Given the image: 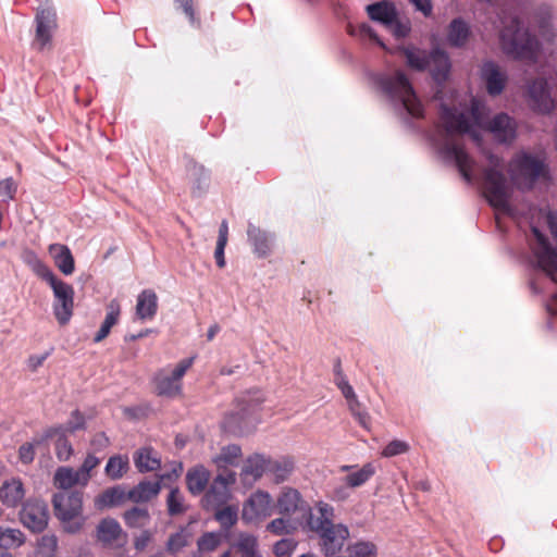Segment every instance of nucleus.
Instances as JSON below:
<instances>
[{
  "label": "nucleus",
  "mask_w": 557,
  "mask_h": 557,
  "mask_svg": "<svg viewBox=\"0 0 557 557\" xmlns=\"http://www.w3.org/2000/svg\"><path fill=\"white\" fill-rule=\"evenodd\" d=\"M349 557H377V546L371 541H357L348 546Z\"/></svg>",
  "instance_id": "obj_43"
},
{
  "label": "nucleus",
  "mask_w": 557,
  "mask_h": 557,
  "mask_svg": "<svg viewBox=\"0 0 557 557\" xmlns=\"http://www.w3.org/2000/svg\"><path fill=\"white\" fill-rule=\"evenodd\" d=\"M161 491L160 480L140 481L132 490L127 492V499L133 503H145L156 497Z\"/></svg>",
  "instance_id": "obj_24"
},
{
  "label": "nucleus",
  "mask_w": 557,
  "mask_h": 557,
  "mask_svg": "<svg viewBox=\"0 0 557 557\" xmlns=\"http://www.w3.org/2000/svg\"><path fill=\"white\" fill-rule=\"evenodd\" d=\"M348 33L352 36H359L361 38H370L371 40L377 42L380 46H384L383 42L379 39L376 33L372 29V27L366 23L354 27L352 25H348Z\"/></svg>",
  "instance_id": "obj_52"
},
{
  "label": "nucleus",
  "mask_w": 557,
  "mask_h": 557,
  "mask_svg": "<svg viewBox=\"0 0 557 557\" xmlns=\"http://www.w3.org/2000/svg\"><path fill=\"white\" fill-rule=\"evenodd\" d=\"M374 474L375 467L371 462H368L361 468L357 467L355 471L348 473L344 479V483L347 484V486L350 488L360 487L366 484Z\"/></svg>",
  "instance_id": "obj_37"
},
{
  "label": "nucleus",
  "mask_w": 557,
  "mask_h": 557,
  "mask_svg": "<svg viewBox=\"0 0 557 557\" xmlns=\"http://www.w3.org/2000/svg\"><path fill=\"white\" fill-rule=\"evenodd\" d=\"M90 445L94 448V450L101 451L104 450L110 445V440L104 432H99L94 435Z\"/></svg>",
  "instance_id": "obj_58"
},
{
  "label": "nucleus",
  "mask_w": 557,
  "mask_h": 557,
  "mask_svg": "<svg viewBox=\"0 0 557 557\" xmlns=\"http://www.w3.org/2000/svg\"><path fill=\"white\" fill-rule=\"evenodd\" d=\"M151 532L148 531V530H144L136 539H135V542H134V546L137 550H144L147 545L149 544V542L151 541Z\"/></svg>",
  "instance_id": "obj_61"
},
{
  "label": "nucleus",
  "mask_w": 557,
  "mask_h": 557,
  "mask_svg": "<svg viewBox=\"0 0 557 557\" xmlns=\"http://www.w3.org/2000/svg\"><path fill=\"white\" fill-rule=\"evenodd\" d=\"M106 317L100 325V329L94 337L95 343L102 342L111 332V329L116 325L121 317V304L117 299H111L106 307Z\"/></svg>",
  "instance_id": "obj_23"
},
{
  "label": "nucleus",
  "mask_w": 557,
  "mask_h": 557,
  "mask_svg": "<svg viewBox=\"0 0 557 557\" xmlns=\"http://www.w3.org/2000/svg\"><path fill=\"white\" fill-rule=\"evenodd\" d=\"M62 425L65 426V432L67 433H74L78 430H84L86 426L85 417L79 410L76 409L72 411L69 421Z\"/></svg>",
  "instance_id": "obj_54"
},
{
  "label": "nucleus",
  "mask_w": 557,
  "mask_h": 557,
  "mask_svg": "<svg viewBox=\"0 0 557 557\" xmlns=\"http://www.w3.org/2000/svg\"><path fill=\"white\" fill-rule=\"evenodd\" d=\"M295 469V461L292 457L269 459L268 473L273 476L275 483L286 481Z\"/></svg>",
  "instance_id": "obj_34"
},
{
  "label": "nucleus",
  "mask_w": 557,
  "mask_h": 557,
  "mask_svg": "<svg viewBox=\"0 0 557 557\" xmlns=\"http://www.w3.org/2000/svg\"><path fill=\"white\" fill-rule=\"evenodd\" d=\"M297 547L294 539H282L273 546V553L276 557H290Z\"/></svg>",
  "instance_id": "obj_51"
},
{
  "label": "nucleus",
  "mask_w": 557,
  "mask_h": 557,
  "mask_svg": "<svg viewBox=\"0 0 557 557\" xmlns=\"http://www.w3.org/2000/svg\"><path fill=\"white\" fill-rule=\"evenodd\" d=\"M228 498L230 491L225 487L223 474H218L202 497V507L206 510L218 509L224 506Z\"/></svg>",
  "instance_id": "obj_20"
},
{
  "label": "nucleus",
  "mask_w": 557,
  "mask_h": 557,
  "mask_svg": "<svg viewBox=\"0 0 557 557\" xmlns=\"http://www.w3.org/2000/svg\"><path fill=\"white\" fill-rule=\"evenodd\" d=\"M278 513L282 516H292L296 512L302 515L314 513L310 506L301 497V494L292 487H284L276 499Z\"/></svg>",
  "instance_id": "obj_15"
},
{
  "label": "nucleus",
  "mask_w": 557,
  "mask_h": 557,
  "mask_svg": "<svg viewBox=\"0 0 557 557\" xmlns=\"http://www.w3.org/2000/svg\"><path fill=\"white\" fill-rule=\"evenodd\" d=\"M214 510V518L224 530L232 528L238 520V511L234 506H224Z\"/></svg>",
  "instance_id": "obj_44"
},
{
  "label": "nucleus",
  "mask_w": 557,
  "mask_h": 557,
  "mask_svg": "<svg viewBox=\"0 0 557 557\" xmlns=\"http://www.w3.org/2000/svg\"><path fill=\"white\" fill-rule=\"evenodd\" d=\"M409 450V444L405 441L394 440L389 442L383 449L382 456L384 457H395L398 455H403Z\"/></svg>",
  "instance_id": "obj_53"
},
{
  "label": "nucleus",
  "mask_w": 557,
  "mask_h": 557,
  "mask_svg": "<svg viewBox=\"0 0 557 557\" xmlns=\"http://www.w3.org/2000/svg\"><path fill=\"white\" fill-rule=\"evenodd\" d=\"M194 358L181 360L172 371L159 370L153 376L156 393L159 396L174 398L182 394V379L193 366Z\"/></svg>",
  "instance_id": "obj_10"
},
{
  "label": "nucleus",
  "mask_w": 557,
  "mask_h": 557,
  "mask_svg": "<svg viewBox=\"0 0 557 557\" xmlns=\"http://www.w3.org/2000/svg\"><path fill=\"white\" fill-rule=\"evenodd\" d=\"M552 235L557 240V213L549 211L546 216Z\"/></svg>",
  "instance_id": "obj_64"
},
{
  "label": "nucleus",
  "mask_w": 557,
  "mask_h": 557,
  "mask_svg": "<svg viewBox=\"0 0 557 557\" xmlns=\"http://www.w3.org/2000/svg\"><path fill=\"white\" fill-rule=\"evenodd\" d=\"M25 496L24 484L20 479L12 478L0 487V502L7 508H16Z\"/></svg>",
  "instance_id": "obj_21"
},
{
  "label": "nucleus",
  "mask_w": 557,
  "mask_h": 557,
  "mask_svg": "<svg viewBox=\"0 0 557 557\" xmlns=\"http://www.w3.org/2000/svg\"><path fill=\"white\" fill-rule=\"evenodd\" d=\"M187 177L193 184L191 186V193L194 196H200L209 184V174L206 171V169L201 165L196 163L195 161L190 160L188 161L187 165Z\"/></svg>",
  "instance_id": "obj_30"
},
{
  "label": "nucleus",
  "mask_w": 557,
  "mask_h": 557,
  "mask_svg": "<svg viewBox=\"0 0 557 557\" xmlns=\"http://www.w3.org/2000/svg\"><path fill=\"white\" fill-rule=\"evenodd\" d=\"M370 18L382 23L397 39L410 33V22L399 18L394 2H373L367 7Z\"/></svg>",
  "instance_id": "obj_9"
},
{
  "label": "nucleus",
  "mask_w": 557,
  "mask_h": 557,
  "mask_svg": "<svg viewBox=\"0 0 557 557\" xmlns=\"http://www.w3.org/2000/svg\"><path fill=\"white\" fill-rule=\"evenodd\" d=\"M166 506L168 512L172 517L182 515L187 510L184 503V496L178 487L171 488L166 497Z\"/></svg>",
  "instance_id": "obj_42"
},
{
  "label": "nucleus",
  "mask_w": 557,
  "mask_h": 557,
  "mask_svg": "<svg viewBox=\"0 0 557 557\" xmlns=\"http://www.w3.org/2000/svg\"><path fill=\"white\" fill-rule=\"evenodd\" d=\"M66 434L67 432H65V426H51L45 430L42 436L36 441V444H44L45 442L57 437L55 455L60 461H66L73 454V447L69 442Z\"/></svg>",
  "instance_id": "obj_19"
},
{
  "label": "nucleus",
  "mask_w": 557,
  "mask_h": 557,
  "mask_svg": "<svg viewBox=\"0 0 557 557\" xmlns=\"http://www.w3.org/2000/svg\"><path fill=\"white\" fill-rule=\"evenodd\" d=\"M532 234L534 242L531 243V249L537 268L557 283V249L550 246L548 238L537 227H532Z\"/></svg>",
  "instance_id": "obj_11"
},
{
  "label": "nucleus",
  "mask_w": 557,
  "mask_h": 557,
  "mask_svg": "<svg viewBox=\"0 0 557 557\" xmlns=\"http://www.w3.org/2000/svg\"><path fill=\"white\" fill-rule=\"evenodd\" d=\"M55 267L64 274L71 275L75 270L74 257L66 245L51 244L48 247Z\"/></svg>",
  "instance_id": "obj_22"
},
{
  "label": "nucleus",
  "mask_w": 557,
  "mask_h": 557,
  "mask_svg": "<svg viewBox=\"0 0 557 557\" xmlns=\"http://www.w3.org/2000/svg\"><path fill=\"white\" fill-rule=\"evenodd\" d=\"M428 67L431 69L432 75L436 82L442 83L446 81L450 71L448 54L441 49H434L429 55Z\"/></svg>",
  "instance_id": "obj_27"
},
{
  "label": "nucleus",
  "mask_w": 557,
  "mask_h": 557,
  "mask_svg": "<svg viewBox=\"0 0 557 557\" xmlns=\"http://www.w3.org/2000/svg\"><path fill=\"white\" fill-rule=\"evenodd\" d=\"M242 457V448L236 444H230L221 448L218 456L213 458V462L218 468L226 466H235Z\"/></svg>",
  "instance_id": "obj_41"
},
{
  "label": "nucleus",
  "mask_w": 557,
  "mask_h": 557,
  "mask_svg": "<svg viewBox=\"0 0 557 557\" xmlns=\"http://www.w3.org/2000/svg\"><path fill=\"white\" fill-rule=\"evenodd\" d=\"M123 519L128 528H144L150 521V513L147 508L133 507L123 513Z\"/></svg>",
  "instance_id": "obj_40"
},
{
  "label": "nucleus",
  "mask_w": 557,
  "mask_h": 557,
  "mask_svg": "<svg viewBox=\"0 0 557 557\" xmlns=\"http://www.w3.org/2000/svg\"><path fill=\"white\" fill-rule=\"evenodd\" d=\"M274 507L272 496L268 492L259 490L244 503L242 518L246 522H258L270 517Z\"/></svg>",
  "instance_id": "obj_14"
},
{
  "label": "nucleus",
  "mask_w": 557,
  "mask_h": 557,
  "mask_svg": "<svg viewBox=\"0 0 557 557\" xmlns=\"http://www.w3.org/2000/svg\"><path fill=\"white\" fill-rule=\"evenodd\" d=\"M186 545L185 536L181 533L172 534L166 543V548L170 553H176Z\"/></svg>",
  "instance_id": "obj_57"
},
{
  "label": "nucleus",
  "mask_w": 557,
  "mask_h": 557,
  "mask_svg": "<svg viewBox=\"0 0 557 557\" xmlns=\"http://www.w3.org/2000/svg\"><path fill=\"white\" fill-rule=\"evenodd\" d=\"M55 517L64 524L67 533L78 532L85 522L82 518L83 493L79 491H61L52 498Z\"/></svg>",
  "instance_id": "obj_7"
},
{
  "label": "nucleus",
  "mask_w": 557,
  "mask_h": 557,
  "mask_svg": "<svg viewBox=\"0 0 557 557\" xmlns=\"http://www.w3.org/2000/svg\"><path fill=\"white\" fill-rule=\"evenodd\" d=\"M134 463L139 472L145 473L159 470L161 459L152 448L144 447L134 454Z\"/></svg>",
  "instance_id": "obj_31"
},
{
  "label": "nucleus",
  "mask_w": 557,
  "mask_h": 557,
  "mask_svg": "<svg viewBox=\"0 0 557 557\" xmlns=\"http://www.w3.org/2000/svg\"><path fill=\"white\" fill-rule=\"evenodd\" d=\"M124 535L120 523L113 518L102 519L97 527V539L104 545H111Z\"/></svg>",
  "instance_id": "obj_33"
},
{
  "label": "nucleus",
  "mask_w": 557,
  "mask_h": 557,
  "mask_svg": "<svg viewBox=\"0 0 557 557\" xmlns=\"http://www.w3.org/2000/svg\"><path fill=\"white\" fill-rule=\"evenodd\" d=\"M210 472L203 466H196L186 473V484L193 495H200L207 487Z\"/></svg>",
  "instance_id": "obj_32"
},
{
  "label": "nucleus",
  "mask_w": 557,
  "mask_h": 557,
  "mask_svg": "<svg viewBox=\"0 0 557 557\" xmlns=\"http://www.w3.org/2000/svg\"><path fill=\"white\" fill-rule=\"evenodd\" d=\"M54 486L62 491H71L74 485H82L81 474L77 470L70 467H60L53 476Z\"/></svg>",
  "instance_id": "obj_36"
},
{
  "label": "nucleus",
  "mask_w": 557,
  "mask_h": 557,
  "mask_svg": "<svg viewBox=\"0 0 557 557\" xmlns=\"http://www.w3.org/2000/svg\"><path fill=\"white\" fill-rule=\"evenodd\" d=\"M39 546L41 549H48L49 555H52L58 546L57 537L54 535H45L41 537Z\"/></svg>",
  "instance_id": "obj_60"
},
{
  "label": "nucleus",
  "mask_w": 557,
  "mask_h": 557,
  "mask_svg": "<svg viewBox=\"0 0 557 557\" xmlns=\"http://www.w3.org/2000/svg\"><path fill=\"white\" fill-rule=\"evenodd\" d=\"M441 121L445 132V140L441 148L443 156L455 162L462 178L467 183L473 180V159L466 152L463 146L455 140V134H469L474 140H479V134L474 128L480 125L479 108L473 101L470 112L459 111L455 107L441 106Z\"/></svg>",
  "instance_id": "obj_1"
},
{
  "label": "nucleus",
  "mask_w": 557,
  "mask_h": 557,
  "mask_svg": "<svg viewBox=\"0 0 557 557\" xmlns=\"http://www.w3.org/2000/svg\"><path fill=\"white\" fill-rule=\"evenodd\" d=\"M487 129L502 144H509L516 138L517 125L507 113L496 114L487 124Z\"/></svg>",
  "instance_id": "obj_17"
},
{
  "label": "nucleus",
  "mask_w": 557,
  "mask_h": 557,
  "mask_svg": "<svg viewBox=\"0 0 557 557\" xmlns=\"http://www.w3.org/2000/svg\"><path fill=\"white\" fill-rule=\"evenodd\" d=\"M530 25L536 26L541 36L550 41L555 37V33L553 30L550 15L548 13H540L533 17V22L529 23Z\"/></svg>",
  "instance_id": "obj_46"
},
{
  "label": "nucleus",
  "mask_w": 557,
  "mask_h": 557,
  "mask_svg": "<svg viewBox=\"0 0 557 557\" xmlns=\"http://www.w3.org/2000/svg\"><path fill=\"white\" fill-rule=\"evenodd\" d=\"M49 355H50L49 352H45L42 355L29 356L26 360L27 369L30 372H36L38 370V368H40L44 364V362L49 357Z\"/></svg>",
  "instance_id": "obj_59"
},
{
  "label": "nucleus",
  "mask_w": 557,
  "mask_h": 557,
  "mask_svg": "<svg viewBox=\"0 0 557 557\" xmlns=\"http://www.w3.org/2000/svg\"><path fill=\"white\" fill-rule=\"evenodd\" d=\"M248 240L253 247V252L258 257H267L271 252L272 247V238L271 236L253 225L252 223L248 224L247 230Z\"/></svg>",
  "instance_id": "obj_28"
},
{
  "label": "nucleus",
  "mask_w": 557,
  "mask_h": 557,
  "mask_svg": "<svg viewBox=\"0 0 557 557\" xmlns=\"http://www.w3.org/2000/svg\"><path fill=\"white\" fill-rule=\"evenodd\" d=\"M158 310V297L152 289H144L137 296L136 315L140 320H152Z\"/></svg>",
  "instance_id": "obj_29"
},
{
  "label": "nucleus",
  "mask_w": 557,
  "mask_h": 557,
  "mask_svg": "<svg viewBox=\"0 0 557 557\" xmlns=\"http://www.w3.org/2000/svg\"><path fill=\"white\" fill-rule=\"evenodd\" d=\"M470 36L469 25L460 17L450 22L447 34V41L451 47L461 48Z\"/></svg>",
  "instance_id": "obj_35"
},
{
  "label": "nucleus",
  "mask_w": 557,
  "mask_h": 557,
  "mask_svg": "<svg viewBox=\"0 0 557 557\" xmlns=\"http://www.w3.org/2000/svg\"><path fill=\"white\" fill-rule=\"evenodd\" d=\"M348 488H350V487L347 486V484H345V483H344V485L335 487L333 490V494H332L333 499H335V500L347 499L349 497Z\"/></svg>",
  "instance_id": "obj_63"
},
{
  "label": "nucleus",
  "mask_w": 557,
  "mask_h": 557,
  "mask_svg": "<svg viewBox=\"0 0 557 557\" xmlns=\"http://www.w3.org/2000/svg\"><path fill=\"white\" fill-rule=\"evenodd\" d=\"M314 509L315 513L307 517V525L319 535L324 554L333 556L344 546L349 536V530L345 524L333 523L334 508L330 504L319 502Z\"/></svg>",
  "instance_id": "obj_2"
},
{
  "label": "nucleus",
  "mask_w": 557,
  "mask_h": 557,
  "mask_svg": "<svg viewBox=\"0 0 557 557\" xmlns=\"http://www.w3.org/2000/svg\"><path fill=\"white\" fill-rule=\"evenodd\" d=\"M221 543V534L208 532L199 537L197 545L200 552H212Z\"/></svg>",
  "instance_id": "obj_50"
},
{
  "label": "nucleus",
  "mask_w": 557,
  "mask_h": 557,
  "mask_svg": "<svg viewBox=\"0 0 557 557\" xmlns=\"http://www.w3.org/2000/svg\"><path fill=\"white\" fill-rule=\"evenodd\" d=\"M27 263L33 272L46 281L53 290V314L60 325L69 323L74 309V288L72 285L58 278L53 271L44 263L35 253H29Z\"/></svg>",
  "instance_id": "obj_3"
},
{
  "label": "nucleus",
  "mask_w": 557,
  "mask_h": 557,
  "mask_svg": "<svg viewBox=\"0 0 557 557\" xmlns=\"http://www.w3.org/2000/svg\"><path fill=\"white\" fill-rule=\"evenodd\" d=\"M17 190V185L12 177L0 181V195L5 197L3 201L14 199Z\"/></svg>",
  "instance_id": "obj_56"
},
{
  "label": "nucleus",
  "mask_w": 557,
  "mask_h": 557,
  "mask_svg": "<svg viewBox=\"0 0 557 557\" xmlns=\"http://www.w3.org/2000/svg\"><path fill=\"white\" fill-rule=\"evenodd\" d=\"M405 55L407 63L417 70H424L428 67L429 64V55H426L422 51H414L412 49H406Z\"/></svg>",
  "instance_id": "obj_48"
},
{
  "label": "nucleus",
  "mask_w": 557,
  "mask_h": 557,
  "mask_svg": "<svg viewBox=\"0 0 557 557\" xmlns=\"http://www.w3.org/2000/svg\"><path fill=\"white\" fill-rule=\"evenodd\" d=\"M548 169L536 156L523 152L512 161L511 180L519 189L530 190L541 177H546Z\"/></svg>",
  "instance_id": "obj_8"
},
{
  "label": "nucleus",
  "mask_w": 557,
  "mask_h": 557,
  "mask_svg": "<svg viewBox=\"0 0 557 557\" xmlns=\"http://www.w3.org/2000/svg\"><path fill=\"white\" fill-rule=\"evenodd\" d=\"M39 438H34L32 443H24L18 448V458L21 462L28 465L32 463L35 459V446H39L40 444H36V441Z\"/></svg>",
  "instance_id": "obj_55"
},
{
  "label": "nucleus",
  "mask_w": 557,
  "mask_h": 557,
  "mask_svg": "<svg viewBox=\"0 0 557 557\" xmlns=\"http://www.w3.org/2000/svg\"><path fill=\"white\" fill-rule=\"evenodd\" d=\"M268 462L269 459L263 455L255 454L249 456L242 469L243 480L250 483L258 481L264 472H268Z\"/></svg>",
  "instance_id": "obj_25"
},
{
  "label": "nucleus",
  "mask_w": 557,
  "mask_h": 557,
  "mask_svg": "<svg viewBox=\"0 0 557 557\" xmlns=\"http://www.w3.org/2000/svg\"><path fill=\"white\" fill-rule=\"evenodd\" d=\"M503 51L515 59L535 61L540 51L539 40L524 28L518 16L510 18V24L500 32Z\"/></svg>",
  "instance_id": "obj_5"
},
{
  "label": "nucleus",
  "mask_w": 557,
  "mask_h": 557,
  "mask_svg": "<svg viewBox=\"0 0 557 557\" xmlns=\"http://www.w3.org/2000/svg\"><path fill=\"white\" fill-rule=\"evenodd\" d=\"M35 37L32 47L42 52L52 48L53 34L58 28L57 13L52 8L39 9L36 17Z\"/></svg>",
  "instance_id": "obj_12"
},
{
  "label": "nucleus",
  "mask_w": 557,
  "mask_h": 557,
  "mask_svg": "<svg viewBox=\"0 0 557 557\" xmlns=\"http://www.w3.org/2000/svg\"><path fill=\"white\" fill-rule=\"evenodd\" d=\"M237 547L242 553V557L258 554V540L251 534H240Z\"/></svg>",
  "instance_id": "obj_47"
},
{
  "label": "nucleus",
  "mask_w": 557,
  "mask_h": 557,
  "mask_svg": "<svg viewBox=\"0 0 557 557\" xmlns=\"http://www.w3.org/2000/svg\"><path fill=\"white\" fill-rule=\"evenodd\" d=\"M18 517L26 529L34 533H40L48 525V505L40 498H28L22 504Z\"/></svg>",
  "instance_id": "obj_13"
},
{
  "label": "nucleus",
  "mask_w": 557,
  "mask_h": 557,
  "mask_svg": "<svg viewBox=\"0 0 557 557\" xmlns=\"http://www.w3.org/2000/svg\"><path fill=\"white\" fill-rule=\"evenodd\" d=\"M374 82L395 106L401 107L413 117L423 115V106L403 72L380 74Z\"/></svg>",
  "instance_id": "obj_4"
},
{
  "label": "nucleus",
  "mask_w": 557,
  "mask_h": 557,
  "mask_svg": "<svg viewBox=\"0 0 557 557\" xmlns=\"http://www.w3.org/2000/svg\"><path fill=\"white\" fill-rule=\"evenodd\" d=\"M127 499V492L122 485L104 490L95 498V507L99 510L122 505Z\"/></svg>",
  "instance_id": "obj_26"
},
{
  "label": "nucleus",
  "mask_w": 557,
  "mask_h": 557,
  "mask_svg": "<svg viewBox=\"0 0 557 557\" xmlns=\"http://www.w3.org/2000/svg\"><path fill=\"white\" fill-rule=\"evenodd\" d=\"M490 168L484 171L483 193L488 203L497 211L512 215L513 210L509 203L510 188L506 176L502 172V161L494 154L488 156Z\"/></svg>",
  "instance_id": "obj_6"
},
{
  "label": "nucleus",
  "mask_w": 557,
  "mask_h": 557,
  "mask_svg": "<svg viewBox=\"0 0 557 557\" xmlns=\"http://www.w3.org/2000/svg\"><path fill=\"white\" fill-rule=\"evenodd\" d=\"M129 469L127 456L114 455L109 458L104 472L111 480H120Z\"/></svg>",
  "instance_id": "obj_38"
},
{
  "label": "nucleus",
  "mask_w": 557,
  "mask_h": 557,
  "mask_svg": "<svg viewBox=\"0 0 557 557\" xmlns=\"http://www.w3.org/2000/svg\"><path fill=\"white\" fill-rule=\"evenodd\" d=\"M100 463V458L96 457L92 454H88L77 471L81 474V480L83 481V486L87 485L90 480V471L98 467Z\"/></svg>",
  "instance_id": "obj_49"
},
{
  "label": "nucleus",
  "mask_w": 557,
  "mask_h": 557,
  "mask_svg": "<svg viewBox=\"0 0 557 557\" xmlns=\"http://www.w3.org/2000/svg\"><path fill=\"white\" fill-rule=\"evenodd\" d=\"M25 534L20 529L0 527V547L17 548L25 543Z\"/></svg>",
  "instance_id": "obj_39"
},
{
  "label": "nucleus",
  "mask_w": 557,
  "mask_h": 557,
  "mask_svg": "<svg viewBox=\"0 0 557 557\" xmlns=\"http://www.w3.org/2000/svg\"><path fill=\"white\" fill-rule=\"evenodd\" d=\"M530 106L540 113H549L554 109L548 84L543 78H536L528 87Z\"/></svg>",
  "instance_id": "obj_16"
},
{
  "label": "nucleus",
  "mask_w": 557,
  "mask_h": 557,
  "mask_svg": "<svg viewBox=\"0 0 557 557\" xmlns=\"http://www.w3.org/2000/svg\"><path fill=\"white\" fill-rule=\"evenodd\" d=\"M285 517L286 516L273 519L270 523H268L267 531L277 536L294 533L296 525L290 521V519Z\"/></svg>",
  "instance_id": "obj_45"
},
{
  "label": "nucleus",
  "mask_w": 557,
  "mask_h": 557,
  "mask_svg": "<svg viewBox=\"0 0 557 557\" xmlns=\"http://www.w3.org/2000/svg\"><path fill=\"white\" fill-rule=\"evenodd\" d=\"M225 246H226L225 243L216 242V247H215V251H214V258H215L216 265L219 268H224L225 267V258H224Z\"/></svg>",
  "instance_id": "obj_62"
},
{
  "label": "nucleus",
  "mask_w": 557,
  "mask_h": 557,
  "mask_svg": "<svg viewBox=\"0 0 557 557\" xmlns=\"http://www.w3.org/2000/svg\"><path fill=\"white\" fill-rule=\"evenodd\" d=\"M481 76L488 95L498 96L505 89L507 76L494 61H486L482 64Z\"/></svg>",
  "instance_id": "obj_18"
}]
</instances>
